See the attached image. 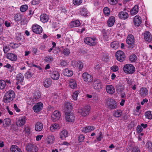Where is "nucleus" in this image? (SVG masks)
<instances>
[{"instance_id":"nucleus-36","label":"nucleus","mask_w":152,"mask_h":152,"mask_svg":"<svg viewBox=\"0 0 152 152\" xmlns=\"http://www.w3.org/2000/svg\"><path fill=\"white\" fill-rule=\"evenodd\" d=\"M64 75L68 77H70L73 75V72L71 70L69 69H66L64 72Z\"/></svg>"},{"instance_id":"nucleus-16","label":"nucleus","mask_w":152,"mask_h":152,"mask_svg":"<svg viewBox=\"0 0 152 152\" xmlns=\"http://www.w3.org/2000/svg\"><path fill=\"white\" fill-rule=\"evenodd\" d=\"M61 116L60 113L59 111H55L51 115V119L54 122L59 119Z\"/></svg>"},{"instance_id":"nucleus-42","label":"nucleus","mask_w":152,"mask_h":152,"mask_svg":"<svg viewBox=\"0 0 152 152\" xmlns=\"http://www.w3.org/2000/svg\"><path fill=\"white\" fill-rule=\"evenodd\" d=\"M54 137L53 135H49L48 137L47 141L48 143L49 144H52L54 142Z\"/></svg>"},{"instance_id":"nucleus-31","label":"nucleus","mask_w":152,"mask_h":152,"mask_svg":"<svg viewBox=\"0 0 152 152\" xmlns=\"http://www.w3.org/2000/svg\"><path fill=\"white\" fill-rule=\"evenodd\" d=\"M10 148L11 152H22L21 149L16 145H12Z\"/></svg>"},{"instance_id":"nucleus-2","label":"nucleus","mask_w":152,"mask_h":152,"mask_svg":"<svg viewBox=\"0 0 152 152\" xmlns=\"http://www.w3.org/2000/svg\"><path fill=\"white\" fill-rule=\"evenodd\" d=\"M105 103L108 107L111 109H114L117 107L116 102L113 99L109 97H107L105 99Z\"/></svg>"},{"instance_id":"nucleus-12","label":"nucleus","mask_w":152,"mask_h":152,"mask_svg":"<svg viewBox=\"0 0 152 152\" xmlns=\"http://www.w3.org/2000/svg\"><path fill=\"white\" fill-rule=\"evenodd\" d=\"M32 29L34 32L38 34L41 33L42 31V27L38 25L33 26Z\"/></svg>"},{"instance_id":"nucleus-62","label":"nucleus","mask_w":152,"mask_h":152,"mask_svg":"<svg viewBox=\"0 0 152 152\" xmlns=\"http://www.w3.org/2000/svg\"><path fill=\"white\" fill-rule=\"evenodd\" d=\"M111 69L113 71L116 72L118 70V66L116 65L113 66L111 67Z\"/></svg>"},{"instance_id":"nucleus-58","label":"nucleus","mask_w":152,"mask_h":152,"mask_svg":"<svg viewBox=\"0 0 152 152\" xmlns=\"http://www.w3.org/2000/svg\"><path fill=\"white\" fill-rule=\"evenodd\" d=\"M79 93V92L78 91H76L73 93L72 96V98L74 99V100L77 99Z\"/></svg>"},{"instance_id":"nucleus-18","label":"nucleus","mask_w":152,"mask_h":152,"mask_svg":"<svg viewBox=\"0 0 152 152\" xmlns=\"http://www.w3.org/2000/svg\"><path fill=\"white\" fill-rule=\"evenodd\" d=\"M59 136L61 140H64L68 136V132L66 130L64 129L60 132Z\"/></svg>"},{"instance_id":"nucleus-25","label":"nucleus","mask_w":152,"mask_h":152,"mask_svg":"<svg viewBox=\"0 0 152 152\" xmlns=\"http://www.w3.org/2000/svg\"><path fill=\"white\" fill-rule=\"evenodd\" d=\"M43 84L45 87L48 88L51 86L52 80L50 78L46 79L44 81Z\"/></svg>"},{"instance_id":"nucleus-19","label":"nucleus","mask_w":152,"mask_h":152,"mask_svg":"<svg viewBox=\"0 0 152 152\" xmlns=\"http://www.w3.org/2000/svg\"><path fill=\"white\" fill-rule=\"evenodd\" d=\"M6 57L7 59L12 61H15L17 59V56L14 53H8Z\"/></svg>"},{"instance_id":"nucleus-45","label":"nucleus","mask_w":152,"mask_h":152,"mask_svg":"<svg viewBox=\"0 0 152 152\" xmlns=\"http://www.w3.org/2000/svg\"><path fill=\"white\" fill-rule=\"evenodd\" d=\"M69 86L72 88H75L77 86V84L74 80L72 79L70 80Z\"/></svg>"},{"instance_id":"nucleus-6","label":"nucleus","mask_w":152,"mask_h":152,"mask_svg":"<svg viewBox=\"0 0 152 152\" xmlns=\"http://www.w3.org/2000/svg\"><path fill=\"white\" fill-rule=\"evenodd\" d=\"M117 60L120 62H123L125 60L126 56L124 52L121 50L117 51L115 53Z\"/></svg>"},{"instance_id":"nucleus-30","label":"nucleus","mask_w":152,"mask_h":152,"mask_svg":"<svg viewBox=\"0 0 152 152\" xmlns=\"http://www.w3.org/2000/svg\"><path fill=\"white\" fill-rule=\"evenodd\" d=\"M40 20L43 23L47 22L49 18L48 15L45 14H42L40 17Z\"/></svg>"},{"instance_id":"nucleus-61","label":"nucleus","mask_w":152,"mask_h":152,"mask_svg":"<svg viewBox=\"0 0 152 152\" xmlns=\"http://www.w3.org/2000/svg\"><path fill=\"white\" fill-rule=\"evenodd\" d=\"M143 130V129L141 126L138 125L137 128V131L138 133H140Z\"/></svg>"},{"instance_id":"nucleus-33","label":"nucleus","mask_w":152,"mask_h":152,"mask_svg":"<svg viewBox=\"0 0 152 152\" xmlns=\"http://www.w3.org/2000/svg\"><path fill=\"white\" fill-rule=\"evenodd\" d=\"M138 11V6L137 5H135L132 9L130 10V14L133 15H136Z\"/></svg>"},{"instance_id":"nucleus-54","label":"nucleus","mask_w":152,"mask_h":152,"mask_svg":"<svg viewBox=\"0 0 152 152\" xmlns=\"http://www.w3.org/2000/svg\"><path fill=\"white\" fill-rule=\"evenodd\" d=\"M3 50L4 53H7L10 50V48L7 45H4L3 47Z\"/></svg>"},{"instance_id":"nucleus-26","label":"nucleus","mask_w":152,"mask_h":152,"mask_svg":"<svg viewBox=\"0 0 152 152\" xmlns=\"http://www.w3.org/2000/svg\"><path fill=\"white\" fill-rule=\"evenodd\" d=\"M118 16L120 18L125 20L128 18L129 15L127 12L122 11L119 12Z\"/></svg>"},{"instance_id":"nucleus-39","label":"nucleus","mask_w":152,"mask_h":152,"mask_svg":"<svg viewBox=\"0 0 152 152\" xmlns=\"http://www.w3.org/2000/svg\"><path fill=\"white\" fill-rule=\"evenodd\" d=\"M116 90L118 92L121 93L124 89L123 86L121 83H119L116 86Z\"/></svg>"},{"instance_id":"nucleus-41","label":"nucleus","mask_w":152,"mask_h":152,"mask_svg":"<svg viewBox=\"0 0 152 152\" xmlns=\"http://www.w3.org/2000/svg\"><path fill=\"white\" fill-rule=\"evenodd\" d=\"M41 94L40 92L38 91L35 94L34 96V98L32 99V101L33 102H32V104H33L34 103V100H36L37 99H38L40 98H41Z\"/></svg>"},{"instance_id":"nucleus-35","label":"nucleus","mask_w":152,"mask_h":152,"mask_svg":"<svg viewBox=\"0 0 152 152\" xmlns=\"http://www.w3.org/2000/svg\"><path fill=\"white\" fill-rule=\"evenodd\" d=\"M140 93L141 96H145L148 94V90L145 88H141L140 90Z\"/></svg>"},{"instance_id":"nucleus-52","label":"nucleus","mask_w":152,"mask_h":152,"mask_svg":"<svg viewBox=\"0 0 152 152\" xmlns=\"http://www.w3.org/2000/svg\"><path fill=\"white\" fill-rule=\"evenodd\" d=\"M28 8V6L26 4L20 7V10L22 12H25Z\"/></svg>"},{"instance_id":"nucleus-38","label":"nucleus","mask_w":152,"mask_h":152,"mask_svg":"<svg viewBox=\"0 0 152 152\" xmlns=\"http://www.w3.org/2000/svg\"><path fill=\"white\" fill-rule=\"evenodd\" d=\"M16 39L18 42L23 40V37L20 33L18 32L16 34Z\"/></svg>"},{"instance_id":"nucleus-13","label":"nucleus","mask_w":152,"mask_h":152,"mask_svg":"<svg viewBox=\"0 0 152 152\" xmlns=\"http://www.w3.org/2000/svg\"><path fill=\"white\" fill-rule=\"evenodd\" d=\"M93 86L94 89L97 90L101 89L102 87L101 83L98 79L94 81Z\"/></svg>"},{"instance_id":"nucleus-14","label":"nucleus","mask_w":152,"mask_h":152,"mask_svg":"<svg viewBox=\"0 0 152 152\" xmlns=\"http://www.w3.org/2000/svg\"><path fill=\"white\" fill-rule=\"evenodd\" d=\"M145 40L148 42H151L152 40V36L150 33L146 31L143 34Z\"/></svg>"},{"instance_id":"nucleus-28","label":"nucleus","mask_w":152,"mask_h":152,"mask_svg":"<svg viewBox=\"0 0 152 152\" xmlns=\"http://www.w3.org/2000/svg\"><path fill=\"white\" fill-rule=\"evenodd\" d=\"M59 73L58 72L54 71L51 74V77L54 80H58L59 77Z\"/></svg>"},{"instance_id":"nucleus-17","label":"nucleus","mask_w":152,"mask_h":152,"mask_svg":"<svg viewBox=\"0 0 152 152\" xmlns=\"http://www.w3.org/2000/svg\"><path fill=\"white\" fill-rule=\"evenodd\" d=\"M26 118L25 116L19 118L18 120L16 122V125L18 126H23L26 123Z\"/></svg>"},{"instance_id":"nucleus-23","label":"nucleus","mask_w":152,"mask_h":152,"mask_svg":"<svg viewBox=\"0 0 152 152\" xmlns=\"http://www.w3.org/2000/svg\"><path fill=\"white\" fill-rule=\"evenodd\" d=\"M6 83H10V80H0V89H3L5 88Z\"/></svg>"},{"instance_id":"nucleus-32","label":"nucleus","mask_w":152,"mask_h":152,"mask_svg":"<svg viewBox=\"0 0 152 152\" xmlns=\"http://www.w3.org/2000/svg\"><path fill=\"white\" fill-rule=\"evenodd\" d=\"M94 129V127L93 126H88L86 127H84L82 130L83 132L87 133L93 130Z\"/></svg>"},{"instance_id":"nucleus-44","label":"nucleus","mask_w":152,"mask_h":152,"mask_svg":"<svg viewBox=\"0 0 152 152\" xmlns=\"http://www.w3.org/2000/svg\"><path fill=\"white\" fill-rule=\"evenodd\" d=\"M11 122V121L10 119L8 118H6L4 121L3 126L4 127H7L10 124Z\"/></svg>"},{"instance_id":"nucleus-7","label":"nucleus","mask_w":152,"mask_h":152,"mask_svg":"<svg viewBox=\"0 0 152 152\" xmlns=\"http://www.w3.org/2000/svg\"><path fill=\"white\" fill-rule=\"evenodd\" d=\"M82 76L83 79L86 82L90 83L93 81V76L87 72H85L83 73Z\"/></svg>"},{"instance_id":"nucleus-46","label":"nucleus","mask_w":152,"mask_h":152,"mask_svg":"<svg viewBox=\"0 0 152 152\" xmlns=\"http://www.w3.org/2000/svg\"><path fill=\"white\" fill-rule=\"evenodd\" d=\"M104 13L106 16H108L110 13V10L107 7H104L103 9Z\"/></svg>"},{"instance_id":"nucleus-27","label":"nucleus","mask_w":152,"mask_h":152,"mask_svg":"<svg viewBox=\"0 0 152 152\" xmlns=\"http://www.w3.org/2000/svg\"><path fill=\"white\" fill-rule=\"evenodd\" d=\"M16 80L18 82L23 85V81L24 80V76L23 74L20 73L17 74L16 76Z\"/></svg>"},{"instance_id":"nucleus-56","label":"nucleus","mask_w":152,"mask_h":152,"mask_svg":"<svg viewBox=\"0 0 152 152\" xmlns=\"http://www.w3.org/2000/svg\"><path fill=\"white\" fill-rule=\"evenodd\" d=\"M108 3L111 5L116 4L118 2V0H107Z\"/></svg>"},{"instance_id":"nucleus-57","label":"nucleus","mask_w":152,"mask_h":152,"mask_svg":"<svg viewBox=\"0 0 152 152\" xmlns=\"http://www.w3.org/2000/svg\"><path fill=\"white\" fill-rule=\"evenodd\" d=\"M73 3L74 5H79L82 2V0H73Z\"/></svg>"},{"instance_id":"nucleus-43","label":"nucleus","mask_w":152,"mask_h":152,"mask_svg":"<svg viewBox=\"0 0 152 152\" xmlns=\"http://www.w3.org/2000/svg\"><path fill=\"white\" fill-rule=\"evenodd\" d=\"M80 14L82 15L85 16H87V15L88 13V12L87 9L83 7L81 8L80 11Z\"/></svg>"},{"instance_id":"nucleus-64","label":"nucleus","mask_w":152,"mask_h":152,"mask_svg":"<svg viewBox=\"0 0 152 152\" xmlns=\"http://www.w3.org/2000/svg\"><path fill=\"white\" fill-rule=\"evenodd\" d=\"M148 145V148L150 151H152V143L151 142L147 143Z\"/></svg>"},{"instance_id":"nucleus-22","label":"nucleus","mask_w":152,"mask_h":152,"mask_svg":"<svg viewBox=\"0 0 152 152\" xmlns=\"http://www.w3.org/2000/svg\"><path fill=\"white\" fill-rule=\"evenodd\" d=\"M64 111L65 113L70 112L72 108L71 104L69 102H65L64 103Z\"/></svg>"},{"instance_id":"nucleus-34","label":"nucleus","mask_w":152,"mask_h":152,"mask_svg":"<svg viewBox=\"0 0 152 152\" xmlns=\"http://www.w3.org/2000/svg\"><path fill=\"white\" fill-rule=\"evenodd\" d=\"M111 46L113 49L116 50L119 47V44L118 41H114L111 43Z\"/></svg>"},{"instance_id":"nucleus-20","label":"nucleus","mask_w":152,"mask_h":152,"mask_svg":"<svg viewBox=\"0 0 152 152\" xmlns=\"http://www.w3.org/2000/svg\"><path fill=\"white\" fill-rule=\"evenodd\" d=\"M133 21L135 25L139 26L142 22L141 18L138 15H136L134 17Z\"/></svg>"},{"instance_id":"nucleus-1","label":"nucleus","mask_w":152,"mask_h":152,"mask_svg":"<svg viewBox=\"0 0 152 152\" xmlns=\"http://www.w3.org/2000/svg\"><path fill=\"white\" fill-rule=\"evenodd\" d=\"M15 97V92L10 90L6 92L3 98L4 102L6 103H10L12 101Z\"/></svg>"},{"instance_id":"nucleus-63","label":"nucleus","mask_w":152,"mask_h":152,"mask_svg":"<svg viewBox=\"0 0 152 152\" xmlns=\"http://www.w3.org/2000/svg\"><path fill=\"white\" fill-rule=\"evenodd\" d=\"M25 131L26 134H29L30 133V129L29 127H26L25 128Z\"/></svg>"},{"instance_id":"nucleus-8","label":"nucleus","mask_w":152,"mask_h":152,"mask_svg":"<svg viewBox=\"0 0 152 152\" xmlns=\"http://www.w3.org/2000/svg\"><path fill=\"white\" fill-rule=\"evenodd\" d=\"M135 39L133 36L131 34L128 35L126 40V42L129 45H131L130 48H133L134 47Z\"/></svg>"},{"instance_id":"nucleus-51","label":"nucleus","mask_w":152,"mask_h":152,"mask_svg":"<svg viewBox=\"0 0 152 152\" xmlns=\"http://www.w3.org/2000/svg\"><path fill=\"white\" fill-rule=\"evenodd\" d=\"M61 53L64 55L68 56L70 54V51L69 49L65 48L64 49L63 51H61Z\"/></svg>"},{"instance_id":"nucleus-40","label":"nucleus","mask_w":152,"mask_h":152,"mask_svg":"<svg viewBox=\"0 0 152 152\" xmlns=\"http://www.w3.org/2000/svg\"><path fill=\"white\" fill-rule=\"evenodd\" d=\"M59 126L58 124L55 123L51 125L50 129L52 132H54L56 129H59Z\"/></svg>"},{"instance_id":"nucleus-60","label":"nucleus","mask_w":152,"mask_h":152,"mask_svg":"<svg viewBox=\"0 0 152 152\" xmlns=\"http://www.w3.org/2000/svg\"><path fill=\"white\" fill-rule=\"evenodd\" d=\"M84 137L83 134L80 135L78 137V140L79 142H81L83 141L84 139Z\"/></svg>"},{"instance_id":"nucleus-10","label":"nucleus","mask_w":152,"mask_h":152,"mask_svg":"<svg viewBox=\"0 0 152 152\" xmlns=\"http://www.w3.org/2000/svg\"><path fill=\"white\" fill-rule=\"evenodd\" d=\"M65 118L66 121L69 122H72L74 121V114L70 112L65 113Z\"/></svg>"},{"instance_id":"nucleus-21","label":"nucleus","mask_w":152,"mask_h":152,"mask_svg":"<svg viewBox=\"0 0 152 152\" xmlns=\"http://www.w3.org/2000/svg\"><path fill=\"white\" fill-rule=\"evenodd\" d=\"M106 88L107 92L109 94H112L114 93L115 92V88L112 85H107Z\"/></svg>"},{"instance_id":"nucleus-59","label":"nucleus","mask_w":152,"mask_h":152,"mask_svg":"<svg viewBox=\"0 0 152 152\" xmlns=\"http://www.w3.org/2000/svg\"><path fill=\"white\" fill-rule=\"evenodd\" d=\"M21 18L20 15L17 14H16L14 16V20L16 21H19L21 19Z\"/></svg>"},{"instance_id":"nucleus-47","label":"nucleus","mask_w":152,"mask_h":152,"mask_svg":"<svg viewBox=\"0 0 152 152\" xmlns=\"http://www.w3.org/2000/svg\"><path fill=\"white\" fill-rule=\"evenodd\" d=\"M146 118L149 119H151L152 118V115L151 114V112L150 111H148L146 112L145 114Z\"/></svg>"},{"instance_id":"nucleus-15","label":"nucleus","mask_w":152,"mask_h":152,"mask_svg":"<svg viewBox=\"0 0 152 152\" xmlns=\"http://www.w3.org/2000/svg\"><path fill=\"white\" fill-rule=\"evenodd\" d=\"M43 104L40 102L37 103L36 105L34 106L33 107V110L36 113H38L41 111L42 108Z\"/></svg>"},{"instance_id":"nucleus-50","label":"nucleus","mask_w":152,"mask_h":152,"mask_svg":"<svg viewBox=\"0 0 152 152\" xmlns=\"http://www.w3.org/2000/svg\"><path fill=\"white\" fill-rule=\"evenodd\" d=\"M33 75V74L30 71H28L25 74V78L27 79L30 78Z\"/></svg>"},{"instance_id":"nucleus-49","label":"nucleus","mask_w":152,"mask_h":152,"mask_svg":"<svg viewBox=\"0 0 152 152\" xmlns=\"http://www.w3.org/2000/svg\"><path fill=\"white\" fill-rule=\"evenodd\" d=\"M122 114V112L121 110H117L115 111L114 115L116 117H119Z\"/></svg>"},{"instance_id":"nucleus-4","label":"nucleus","mask_w":152,"mask_h":152,"mask_svg":"<svg viewBox=\"0 0 152 152\" xmlns=\"http://www.w3.org/2000/svg\"><path fill=\"white\" fill-rule=\"evenodd\" d=\"M26 148L28 152H37L38 150L35 145L31 143H28L26 147Z\"/></svg>"},{"instance_id":"nucleus-37","label":"nucleus","mask_w":152,"mask_h":152,"mask_svg":"<svg viewBox=\"0 0 152 152\" xmlns=\"http://www.w3.org/2000/svg\"><path fill=\"white\" fill-rule=\"evenodd\" d=\"M80 25V23L78 20H76L70 23L71 27H78Z\"/></svg>"},{"instance_id":"nucleus-3","label":"nucleus","mask_w":152,"mask_h":152,"mask_svg":"<svg viewBox=\"0 0 152 152\" xmlns=\"http://www.w3.org/2000/svg\"><path fill=\"white\" fill-rule=\"evenodd\" d=\"M123 70L125 73L131 74L134 72L135 68L132 64H127L124 66Z\"/></svg>"},{"instance_id":"nucleus-55","label":"nucleus","mask_w":152,"mask_h":152,"mask_svg":"<svg viewBox=\"0 0 152 152\" xmlns=\"http://www.w3.org/2000/svg\"><path fill=\"white\" fill-rule=\"evenodd\" d=\"M45 60L46 62L48 63H50L53 61V58L52 56H49L46 57Z\"/></svg>"},{"instance_id":"nucleus-53","label":"nucleus","mask_w":152,"mask_h":152,"mask_svg":"<svg viewBox=\"0 0 152 152\" xmlns=\"http://www.w3.org/2000/svg\"><path fill=\"white\" fill-rule=\"evenodd\" d=\"M5 67L10 69L11 70L10 72H12L14 70V67L13 66H12L11 65L7 63L6 65L4 66Z\"/></svg>"},{"instance_id":"nucleus-48","label":"nucleus","mask_w":152,"mask_h":152,"mask_svg":"<svg viewBox=\"0 0 152 152\" xmlns=\"http://www.w3.org/2000/svg\"><path fill=\"white\" fill-rule=\"evenodd\" d=\"M129 60L132 62L136 61L137 60L136 56L134 54L131 55L130 56Z\"/></svg>"},{"instance_id":"nucleus-9","label":"nucleus","mask_w":152,"mask_h":152,"mask_svg":"<svg viewBox=\"0 0 152 152\" xmlns=\"http://www.w3.org/2000/svg\"><path fill=\"white\" fill-rule=\"evenodd\" d=\"M96 38H95L87 37L84 39V42L86 44L91 46L95 45L96 44Z\"/></svg>"},{"instance_id":"nucleus-24","label":"nucleus","mask_w":152,"mask_h":152,"mask_svg":"<svg viewBox=\"0 0 152 152\" xmlns=\"http://www.w3.org/2000/svg\"><path fill=\"white\" fill-rule=\"evenodd\" d=\"M115 21V18L114 16H110L107 21L108 26L109 27L113 26L114 24Z\"/></svg>"},{"instance_id":"nucleus-29","label":"nucleus","mask_w":152,"mask_h":152,"mask_svg":"<svg viewBox=\"0 0 152 152\" xmlns=\"http://www.w3.org/2000/svg\"><path fill=\"white\" fill-rule=\"evenodd\" d=\"M43 128V125L42 123L40 122H38L36 123L35 129V130L37 131H41Z\"/></svg>"},{"instance_id":"nucleus-5","label":"nucleus","mask_w":152,"mask_h":152,"mask_svg":"<svg viewBox=\"0 0 152 152\" xmlns=\"http://www.w3.org/2000/svg\"><path fill=\"white\" fill-rule=\"evenodd\" d=\"M90 107L88 106H86L83 108L79 110L78 112L83 116H86L88 115L90 112Z\"/></svg>"},{"instance_id":"nucleus-11","label":"nucleus","mask_w":152,"mask_h":152,"mask_svg":"<svg viewBox=\"0 0 152 152\" xmlns=\"http://www.w3.org/2000/svg\"><path fill=\"white\" fill-rule=\"evenodd\" d=\"M72 64L75 67L77 68L80 70H82L83 66V63L79 61H72Z\"/></svg>"}]
</instances>
